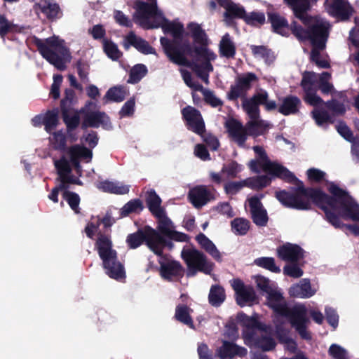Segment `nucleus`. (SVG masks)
<instances>
[{
	"label": "nucleus",
	"mask_w": 359,
	"mask_h": 359,
	"mask_svg": "<svg viewBox=\"0 0 359 359\" xmlns=\"http://www.w3.org/2000/svg\"><path fill=\"white\" fill-rule=\"evenodd\" d=\"M325 48H320L319 47L312 46L311 52V60L316 64L317 66L321 68H329L330 63L326 60L320 59V51Z\"/></svg>",
	"instance_id": "60"
},
{
	"label": "nucleus",
	"mask_w": 359,
	"mask_h": 359,
	"mask_svg": "<svg viewBox=\"0 0 359 359\" xmlns=\"http://www.w3.org/2000/svg\"><path fill=\"white\" fill-rule=\"evenodd\" d=\"M262 196V195L260 197L255 195L248 198L251 219L258 226H266L269 221L267 211L261 202Z\"/></svg>",
	"instance_id": "14"
},
{
	"label": "nucleus",
	"mask_w": 359,
	"mask_h": 359,
	"mask_svg": "<svg viewBox=\"0 0 359 359\" xmlns=\"http://www.w3.org/2000/svg\"><path fill=\"white\" fill-rule=\"evenodd\" d=\"M231 226L236 235L244 236L250 229V222L247 219L237 217L231 222Z\"/></svg>",
	"instance_id": "46"
},
{
	"label": "nucleus",
	"mask_w": 359,
	"mask_h": 359,
	"mask_svg": "<svg viewBox=\"0 0 359 359\" xmlns=\"http://www.w3.org/2000/svg\"><path fill=\"white\" fill-rule=\"evenodd\" d=\"M242 107L244 111L247 113L250 119H258L260 116V110L259 106L255 103L252 98L247 99L243 97Z\"/></svg>",
	"instance_id": "49"
},
{
	"label": "nucleus",
	"mask_w": 359,
	"mask_h": 359,
	"mask_svg": "<svg viewBox=\"0 0 359 359\" xmlns=\"http://www.w3.org/2000/svg\"><path fill=\"white\" fill-rule=\"evenodd\" d=\"M265 15L262 12H251L249 14L245 13L244 22L251 26L262 25L265 22Z\"/></svg>",
	"instance_id": "55"
},
{
	"label": "nucleus",
	"mask_w": 359,
	"mask_h": 359,
	"mask_svg": "<svg viewBox=\"0 0 359 359\" xmlns=\"http://www.w3.org/2000/svg\"><path fill=\"white\" fill-rule=\"evenodd\" d=\"M182 118L189 130L202 135L205 132V126L200 111L191 106L184 107L182 111Z\"/></svg>",
	"instance_id": "12"
},
{
	"label": "nucleus",
	"mask_w": 359,
	"mask_h": 359,
	"mask_svg": "<svg viewBox=\"0 0 359 359\" xmlns=\"http://www.w3.org/2000/svg\"><path fill=\"white\" fill-rule=\"evenodd\" d=\"M266 294L269 307H271L276 314L280 315V312L278 309L280 306H287L285 302H283V294L280 292L276 291L273 289L270 290V291L266 292Z\"/></svg>",
	"instance_id": "43"
},
{
	"label": "nucleus",
	"mask_w": 359,
	"mask_h": 359,
	"mask_svg": "<svg viewBox=\"0 0 359 359\" xmlns=\"http://www.w3.org/2000/svg\"><path fill=\"white\" fill-rule=\"evenodd\" d=\"M237 296V303L241 306L245 303L253 302L256 299L255 292L251 286L245 287Z\"/></svg>",
	"instance_id": "53"
},
{
	"label": "nucleus",
	"mask_w": 359,
	"mask_h": 359,
	"mask_svg": "<svg viewBox=\"0 0 359 359\" xmlns=\"http://www.w3.org/2000/svg\"><path fill=\"white\" fill-rule=\"evenodd\" d=\"M135 17L142 22L155 17L158 12L157 2H145L142 0L135 1Z\"/></svg>",
	"instance_id": "23"
},
{
	"label": "nucleus",
	"mask_w": 359,
	"mask_h": 359,
	"mask_svg": "<svg viewBox=\"0 0 359 359\" xmlns=\"http://www.w3.org/2000/svg\"><path fill=\"white\" fill-rule=\"evenodd\" d=\"M325 106L332 112L334 116H342L346 113L344 104L336 99L327 100L325 102Z\"/></svg>",
	"instance_id": "57"
},
{
	"label": "nucleus",
	"mask_w": 359,
	"mask_h": 359,
	"mask_svg": "<svg viewBox=\"0 0 359 359\" xmlns=\"http://www.w3.org/2000/svg\"><path fill=\"white\" fill-rule=\"evenodd\" d=\"M160 274L161 277L167 280H172L173 278H181L184 276V269L181 264L175 260H167V258H160Z\"/></svg>",
	"instance_id": "15"
},
{
	"label": "nucleus",
	"mask_w": 359,
	"mask_h": 359,
	"mask_svg": "<svg viewBox=\"0 0 359 359\" xmlns=\"http://www.w3.org/2000/svg\"><path fill=\"white\" fill-rule=\"evenodd\" d=\"M147 68L143 64L135 65L130 71L128 83H137L147 74Z\"/></svg>",
	"instance_id": "48"
},
{
	"label": "nucleus",
	"mask_w": 359,
	"mask_h": 359,
	"mask_svg": "<svg viewBox=\"0 0 359 359\" xmlns=\"http://www.w3.org/2000/svg\"><path fill=\"white\" fill-rule=\"evenodd\" d=\"M181 257L187 266V276H194L198 271L205 274H210L215 264L208 261L207 257L198 250L195 248H184Z\"/></svg>",
	"instance_id": "8"
},
{
	"label": "nucleus",
	"mask_w": 359,
	"mask_h": 359,
	"mask_svg": "<svg viewBox=\"0 0 359 359\" xmlns=\"http://www.w3.org/2000/svg\"><path fill=\"white\" fill-rule=\"evenodd\" d=\"M97 188L104 192H108L114 194H126L129 192V187L127 185L119 184L108 180L100 182Z\"/></svg>",
	"instance_id": "40"
},
{
	"label": "nucleus",
	"mask_w": 359,
	"mask_h": 359,
	"mask_svg": "<svg viewBox=\"0 0 359 359\" xmlns=\"http://www.w3.org/2000/svg\"><path fill=\"white\" fill-rule=\"evenodd\" d=\"M317 81V74L313 72H305L302 75L301 86L304 91L313 90V86Z\"/></svg>",
	"instance_id": "58"
},
{
	"label": "nucleus",
	"mask_w": 359,
	"mask_h": 359,
	"mask_svg": "<svg viewBox=\"0 0 359 359\" xmlns=\"http://www.w3.org/2000/svg\"><path fill=\"white\" fill-rule=\"evenodd\" d=\"M329 13L338 21H349L353 13L354 8L346 0H330Z\"/></svg>",
	"instance_id": "13"
},
{
	"label": "nucleus",
	"mask_w": 359,
	"mask_h": 359,
	"mask_svg": "<svg viewBox=\"0 0 359 359\" xmlns=\"http://www.w3.org/2000/svg\"><path fill=\"white\" fill-rule=\"evenodd\" d=\"M34 44L41 55L58 70L63 71L66 68L65 63L71 55L69 48L64 45V40L55 36L45 41L35 37Z\"/></svg>",
	"instance_id": "6"
},
{
	"label": "nucleus",
	"mask_w": 359,
	"mask_h": 359,
	"mask_svg": "<svg viewBox=\"0 0 359 359\" xmlns=\"http://www.w3.org/2000/svg\"><path fill=\"white\" fill-rule=\"evenodd\" d=\"M247 353V348L227 340H223L222 346L216 350V355L219 359H234L236 357L243 358Z\"/></svg>",
	"instance_id": "17"
},
{
	"label": "nucleus",
	"mask_w": 359,
	"mask_h": 359,
	"mask_svg": "<svg viewBox=\"0 0 359 359\" xmlns=\"http://www.w3.org/2000/svg\"><path fill=\"white\" fill-rule=\"evenodd\" d=\"M196 240L201 248L204 249L216 261H222V256L219 251L217 250L212 241H210L204 233H198L196 237Z\"/></svg>",
	"instance_id": "34"
},
{
	"label": "nucleus",
	"mask_w": 359,
	"mask_h": 359,
	"mask_svg": "<svg viewBox=\"0 0 359 359\" xmlns=\"http://www.w3.org/2000/svg\"><path fill=\"white\" fill-rule=\"evenodd\" d=\"M191 311L186 304H178L175 308V318L177 321L194 329V322L190 315Z\"/></svg>",
	"instance_id": "38"
},
{
	"label": "nucleus",
	"mask_w": 359,
	"mask_h": 359,
	"mask_svg": "<svg viewBox=\"0 0 359 359\" xmlns=\"http://www.w3.org/2000/svg\"><path fill=\"white\" fill-rule=\"evenodd\" d=\"M236 319L243 327L242 334L253 330H266L265 325L259 321L255 316L250 317L243 312H240L237 314Z\"/></svg>",
	"instance_id": "28"
},
{
	"label": "nucleus",
	"mask_w": 359,
	"mask_h": 359,
	"mask_svg": "<svg viewBox=\"0 0 359 359\" xmlns=\"http://www.w3.org/2000/svg\"><path fill=\"white\" fill-rule=\"evenodd\" d=\"M254 152L255 153L257 158L252 159L248 164L250 170L255 173H259L260 172L259 168L262 169L264 168L267 161H271L264 150L261 146H254L252 147Z\"/></svg>",
	"instance_id": "31"
},
{
	"label": "nucleus",
	"mask_w": 359,
	"mask_h": 359,
	"mask_svg": "<svg viewBox=\"0 0 359 359\" xmlns=\"http://www.w3.org/2000/svg\"><path fill=\"white\" fill-rule=\"evenodd\" d=\"M280 315L286 318L291 326L295 329L299 336L306 340H311L312 337L307 330L310 320L307 316V309L304 304H295L292 307L280 306Z\"/></svg>",
	"instance_id": "7"
},
{
	"label": "nucleus",
	"mask_w": 359,
	"mask_h": 359,
	"mask_svg": "<svg viewBox=\"0 0 359 359\" xmlns=\"http://www.w3.org/2000/svg\"><path fill=\"white\" fill-rule=\"evenodd\" d=\"M126 90L123 86H114L110 88L106 93L104 97L112 102H121L126 98Z\"/></svg>",
	"instance_id": "47"
},
{
	"label": "nucleus",
	"mask_w": 359,
	"mask_h": 359,
	"mask_svg": "<svg viewBox=\"0 0 359 359\" xmlns=\"http://www.w3.org/2000/svg\"><path fill=\"white\" fill-rule=\"evenodd\" d=\"M146 203L151 213L156 217L163 215V209L161 208V199L155 190L151 189L147 192Z\"/></svg>",
	"instance_id": "32"
},
{
	"label": "nucleus",
	"mask_w": 359,
	"mask_h": 359,
	"mask_svg": "<svg viewBox=\"0 0 359 359\" xmlns=\"http://www.w3.org/2000/svg\"><path fill=\"white\" fill-rule=\"evenodd\" d=\"M264 331L265 330H253L242 334L245 344L250 347H255L257 342L260 340L261 337L264 336L263 334Z\"/></svg>",
	"instance_id": "52"
},
{
	"label": "nucleus",
	"mask_w": 359,
	"mask_h": 359,
	"mask_svg": "<svg viewBox=\"0 0 359 359\" xmlns=\"http://www.w3.org/2000/svg\"><path fill=\"white\" fill-rule=\"evenodd\" d=\"M144 208L140 198H134L127 202L120 210L121 217H128L130 214H140Z\"/></svg>",
	"instance_id": "41"
},
{
	"label": "nucleus",
	"mask_w": 359,
	"mask_h": 359,
	"mask_svg": "<svg viewBox=\"0 0 359 359\" xmlns=\"http://www.w3.org/2000/svg\"><path fill=\"white\" fill-rule=\"evenodd\" d=\"M165 236L161 235L156 229L154 231V236L153 241L155 248L154 250H151L156 255L161 257L165 258V256L163 255V250L165 247L169 249H172L173 248V243Z\"/></svg>",
	"instance_id": "33"
},
{
	"label": "nucleus",
	"mask_w": 359,
	"mask_h": 359,
	"mask_svg": "<svg viewBox=\"0 0 359 359\" xmlns=\"http://www.w3.org/2000/svg\"><path fill=\"white\" fill-rule=\"evenodd\" d=\"M283 273L285 275L292 278H300L304 272L303 270L298 265V262H290L283 267Z\"/></svg>",
	"instance_id": "62"
},
{
	"label": "nucleus",
	"mask_w": 359,
	"mask_h": 359,
	"mask_svg": "<svg viewBox=\"0 0 359 359\" xmlns=\"http://www.w3.org/2000/svg\"><path fill=\"white\" fill-rule=\"evenodd\" d=\"M254 263L263 269H267L273 273H280V269L276 265L275 259L273 257H262L255 259Z\"/></svg>",
	"instance_id": "51"
},
{
	"label": "nucleus",
	"mask_w": 359,
	"mask_h": 359,
	"mask_svg": "<svg viewBox=\"0 0 359 359\" xmlns=\"http://www.w3.org/2000/svg\"><path fill=\"white\" fill-rule=\"evenodd\" d=\"M276 346V343L272 337L264 335L257 342L255 348H260L264 351H270L274 349Z\"/></svg>",
	"instance_id": "63"
},
{
	"label": "nucleus",
	"mask_w": 359,
	"mask_h": 359,
	"mask_svg": "<svg viewBox=\"0 0 359 359\" xmlns=\"http://www.w3.org/2000/svg\"><path fill=\"white\" fill-rule=\"evenodd\" d=\"M36 13L40 11L49 21H55L62 14L60 6L53 0H40L34 5Z\"/></svg>",
	"instance_id": "21"
},
{
	"label": "nucleus",
	"mask_w": 359,
	"mask_h": 359,
	"mask_svg": "<svg viewBox=\"0 0 359 359\" xmlns=\"http://www.w3.org/2000/svg\"><path fill=\"white\" fill-rule=\"evenodd\" d=\"M225 127L229 136L238 146L243 147L248 135L245 127L243 126L241 122L235 118H230L226 121Z\"/></svg>",
	"instance_id": "18"
},
{
	"label": "nucleus",
	"mask_w": 359,
	"mask_h": 359,
	"mask_svg": "<svg viewBox=\"0 0 359 359\" xmlns=\"http://www.w3.org/2000/svg\"><path fill=\"white\" fill-rule=\"evenodd\" d=\"M242 170V167L236 161H231L222 168V172L226 173L228 177L235 178Z\"/></svg>",
	"instance_id": "64"
},
{
	"label": "nucleus",
	"mask_w": 359,
	"mask_h": 359,
	"mask_svg": "<svg viewBox=\"0 0 359 359\" xmlns=\"http://www.w3.org/2000/svg\"><path fill=\"white\" fill-rule=\"evenodd\" d=\"M236 52L234 43L231 41L229 34H225L219 43L220 55L226 58H233Z\"/></svg>",
	"instance_id": "39"
},
{
	"label": "nucleus",
	"mask_w": 359,
	"mask_h": 359,
	"mask_svg": "<svg viewBox=\"0 0 359 359\" xmlns=\"http://www.w3.org/2000/svg\"><path fill=\"white\" fill-rule=\"evenodd\" d=\"M289 293L294 297L309 298L314 294L309 280L304 279L301 285H295L290 288Z\"/></svg>",
	"instance_id": "37"
},
{
	"label": "nucleus",
	"mask_w": 359,
	"mask_h": 359,
	"mask_svg": "<svg viewBox=\"0 0 359 359\" xmlns=\"http://www.w3.org/2000/svg\"><path fill=\"white\" fill-rule=\"evenodd\" d=\"M258 81V77L253 72H248L238 76L236 83L231 85L226 97L230 101H237L239 97H245L247 93L252 88V83Z\"/></svg>",
	"instance_id": "10"
},
{
	"label": "nucleus",
	"mask_w": 359,
	"mask_h": 359,
	"mask_svg": "<svg viewBox=\"0 0 359 359\" xmlns=\"http://www.w3.org/2000/svg\"><path fill=\"white\" fill-rule=\"evenodd\" d=\"M248 135L257 137L263 133V121L258 119H251L245 126Z\"/></svg>",
	"instance_id": "50"
},
{
	"label": "nucleus",
	"mask_w": 359,
	"mask_h": 359,
	"mask_svg": "<svg viewBox=\"0 0 359 359\" xmlns=\"http://www.w3.org/2000/svg\"><path fill=\"white\" fill-rule=\"evenodd\" d=\"M301 107V100L297 96L289 95L283 97L278 111L284 116H289L298 114Z\"/></svg>",
	"instance_id": "27"
},
{
	"label": "nucleus",
	"mask_w": 359,
	"mask_h": 359,
	"mask_svg": "<svg viewBox=\"0 0 359 359\" xmlns=\"http://www.w3.org/2000/svg\"><path fill=\"white\" fill-rule=\"evenodd\" d=\"M311 116L318 126L334 122V118L324 108H315L311 111Z\"/></svg>",
	"instance_id": "45"
},
{
	"label": "nucleus",
	"mask_w": 359,
	"mask_h": 359,
	"mask_svg": "<svg viewBox=\"0 0 359 359\" xmlns=\"http://www.w3.org/2000/svg\"><path fill=\"white\" fill-rule=\"evenodd\" d=\"M103 48L107 55L113 60H116L121 56L117 45L111 41L104 39Z\"/></svg>",
	"instance_id": "54"
},
{
	"label": "nucleus",
	"mask_w": 359,
	"mask_h": 359,
	"mask_svg": "<svg viewBox=\"0 0 359 359\" xmlns=\"http://www.w3.org/2000/svg\"><path fill=\"white\" fill-rule=\"evenodd\" d=\"M332 197L337 199L335 208H332L327 203H322L327 211L332 216L329 219L325 213V219L336 229L346 227L354 236H359V226L357 224H344L341 222L340 217L344 219L359 222V205L348 193L339 186L332 184L329 187Z\"/></svg>",
	"instance_id": "3"
},
{
	"label": "nucleus",
	"mask_w": 359,
	"mask_h": 359,
	"mask_svg": "<svg viewBox=\"0 0 359 359\" xmlns=\"http://www.w3.org/2000/svg\"><path fill=\"white\" fill-rule=\"evenodd\" d=\"M268 21L271 23L273 32L282 36H287L291 31V24L289 25L287 19L278 13H268Z\"/></svg>",
	"instance_id": "26"
},
{
	"label": "nucleus",
	"mask_w": 359,
	"mask_h": 359,
	"mask_svg": "<svg viewBox=\"0 0 359 359\" xmlns=\"http://www.w3.org/2000/svg\"><path fill=\"white\" fill-rule=\"evenodd\" d=\"M226 299L224 288L220 285H212L208 294L209 304L214 307L220 306Z\"/></svg>",
	"instance_id": "36"
},
{
	"label": "nucleus",
	"mask_w": 359,
	"mask_h": 359,
	"mask_svg": "<svg viewBox=\"0 0 359 359\" xmlns=\"http://www.w3.org/2000/svg\"><path fill=\"white\" fill-rule=\"evenodd\" d=\"M262 170L269 175L270 178H278L288 183L294 182L297 187H293L292 191L280 190L276 192V198L285 207L299 210H308L311 209V201L329 217L332 216L322 203H327L332 208H335L337 199L325 194L320 189L305 187L293 172L286 167L276 162L269 161L264 165Z\"/></svg>",
	"instance_id": "1"
},
{
	"label": "nucleus",
	"mask_w": 359,
	"mask_h": 359,
	"mask_svg": "<svg viewBox=\"0 0 359 359\" xmlns=\"http://www.w3.org/2000/svg\"><path fill=\"white\" fill-rule=\"evenodd\" d=\"M130 46L134 47L137 50L144 55H156L155 48H153L147 41L137 36L133 32H130L125 38V49L128 50Z\"/></svg>",
	"instance_id": "20"
},
{
	"label": "nucleus",
	"mask_w": 359,
	"mask_h": 359,
	"mask_svg": "<svg viewBox=\"0 0 359 359\" xmlns=\"http://www.w3.org/2000/svg\"><path fill=\"white\" fill-rule=\"evenodd\" d=\"M70 161L86 160L90 162L93 157V151L91 149L80 144H74L68 147L67 151Z\"/></svg>",
	"instance_id": "29"
},
{
	"label": "nucleus",
	"mask_w": 359,
	"mask_h": 359,
	"mask_svg": "<svg viewBox=\"0 0 359 359\" xmlns=\"http://www.w3.org/2000/svg\"><path fill=\"white\" fill-rule=\"evenodd\" d=\"M67 138L69 139L67 133L65 134L62 130L52 133V137L50 141L53 149L61 152H66L68 149L67 146Z\"/></svg>",
	"instance_id": "42"
},
{
	"label": "nucleus",
	"mask_w": 359,
	"mask_h": 359,
	"mask_svg": "<svg viewBox=\"0 0 359 359\" xmlns=\"http://www.w3.org/2000/svg\"><path fill=\"white\" fill-rule=\"evenodd\" d=\"M278 257L285 262H298L304 257V250L297 244L287 243L277 249Z\"/></svg>",
	"instance_id": "19"
},
{
	"label": "nucleus",
	"mask_w": 359,
	"mask_h": 359,
	"mask_svg": "<svg viewBox=\"0 0 359 359\" xmlns=\"http://www.w3.org/2000/svg\"><path fill=\"white\" fill-rule=\"evenodd\" d=\"M160 43L168 60L179 66L193 67V62H202L214 53L208 46H192L189 42L182 43L166 37H161Z\"/></svg>",
	"instance_id": "4"
},
{
	"label": "nucleus",
	"mask_w": 359,
	"mask_h": 359,
	"mask_svg": "<svg viewBox=\"0 0 359 359\" xmlns=\"http://www.w3.org/2000/svg\"><path fill=\"white\" fill-rule=\"evenodd\" d=\"M95 249L102 261V266L109 277L117 280L126 278L124 266L118 259V253L113 248V243L109 234L97 233Z\"/></svg>",
	"instance_id": "5"
},
{
	"label": "nucleus",
	"mask_w": 359,
	"mask_h": 359,
	"mask_svg": "<svg viewBox=\"0 0 359 359\" xmlns=\"http://www.w3.org/2000/svg\"><path fill=\"white\" fill-rule=\"evenodd\" d=\"M336 129L339 134L349 142L354 141V139L356 138L354 137L352 130L344 121L339 122V123L336 126Z\"/></svg>",
	"instance_id": "61"
},
{
	"label": "nucleus",
	"mask_w": 359,
	"mask_h": 359,
	"mask_svg": "<svg viewBox=\"0 0 359 359\" xmlns=\"http://www.w3.org/2000/svg\"><path fill=\"white\" fill-rule=\"evenodd\" d=\"M187 29L195 44L208 46V36L201 25L191 22L187 25Z\"/></svg>",
	"instance_id": "30"
},
{
	"label": "nucleus",
	"mask_w": 359,
	"mask_h": 359,
	"mask_svg": "<svg viewBox=\"0 0 359 359\" xmlns=\"http://www.w3.org/2000/svg\"><path fill=\"white\" fill-rule=\"evenodd\" d=\"M54 165L57 170L58 176L68 184L78 185L82 184L78 177H76L72 174V168L69 163L64 156L59 160L55 161Z\"/></svg>",
	"instance_id": "24"
},
{
	"label": "nucleus",
	"mask_w": 359,
	"mask_h": 359,
	"mask_svg": "<svg viewBox=\"0 0 359 359\" xmlns=\"http://www.w3.org/2000/svg\"><path fill=\"white\" fill-rule=\"evenodd\" d=\"M157 218L158 219V223L157 229L156 230L161 233V235L167 237L172 228L171 220L165 215L164 211L163 212V215Z\"/></svg>",
	"instance_id": "56"
},
{
	"label": "nucleus",
	"mask_w": 359,
	"mask_h": 359,
	"mask_svg": "<svg viewBox=\"0 0 359 359\" xmlns=\"http://www.w3.org/2000/svg\"><path fill=\"white\" fill-rule=\"evenodd\" d=\"M59 110L55 108L52 110H48L43 117V124L44 125L45 130L51 133L52 131L57 127L59 123L58 117Z\"/></svg>",
	"instance_id": "44"
},
{
	"label": "nucleus",
	"mask_w": 359,
	"mask_h": 359,
	"mask_svg": "<svg viewBox=\"0 0 359 359\" xmlns=\"http://www.w3.org/2000/svg\"><path fill=\"white\" fill-rule=\"evenodd\" d=\"M74 102L75 101L67 100L64 104L62 99L60 101L62 118L66 126V130L71 142L77 141L79 138L76 129L81 123L80 113L84 112V109H81L79 111L74 110L73 108Z\"/></svg>",
	"instance_id": "9"
},
{
	"label": "nucleus",
	"mask_w": 359,
	"mask_h": 359,
	"mask_svg": "<svg viewBox=\"0 0 359 359\" xmlns=\"http://www.w3.org/2000/svg\"><path fill=\"white\" fill-rule=\"evenodd\" d=\"M217 1L219 6L226 10L224 16L227 21H231L236 18L244 20L246 11L243 6L236 4L231 0H217Z\"/></svg>",
	"instance_id": "25"
},
{
	"label": "nucleus",
	"mask_w": 359,
	"mask_h": 359,
	"mask_svg": "<svg viewBox=\"0 0 359 359\" xmlns=\"http://www.w3.org/2000/svg\"><path fill=\"white\" fill-rule=\"evenodd\" d=\"M63 198L67 202L69 207L76 213H79V205L80 203V197L78 194L72 191H64L62 193Z\"/></svg>",
	"instance_id": "59"
},
{
	"label": "nucleus",
	"mask_w": 359,
	"mask_h": 359,
	"mask_svg": "<svg viewBox=\"0 0 359 359\" xmlns=\"http://www.w3.org/2000/svg\"><path fill=\"white\" fill-rule=\"evenodd\" d=\"M304 2L293 13L295 18L306 27L304 28L296 21L291 22V32L300 41H309L311 46L325 48L329 38L331 25L323 19H317L308 14L311 1Z\"/></svg>",
	"instance_id": "2"
},
{
	"label": "nucleus",
	"mask_w": 359,
	"mask_h": 359,
	"mask_svg": "<svg viewBox=\"0 0 359 359\" xmlns=\"http://www.w3.org/2000/svg\"><path fill=\"white\" fill-rule=\"evenodd\" d=\"M190 202L196 208H201L214 198L212 193L204 185L191 189L188 194Z\"/></svg>",
	"instance_id": "22"
},
{
	"label": "nucleus",
	"mask_w": 359,
	"mask_h": 359,
	"mask_svg": "<svg viewBox=\"0 0 359 359\" xmlns=\"http://www.w3.org/2000/svg\"><path fill=\"white\" fill-rule=\"evenodd\" d=\"M100 125L104 129H109L111 128L109 117L104 111H90L85 114L81 123V128L83 130H85L87 128H97Z\"/></svg>",
	"instance_id": "16"
},
{
	"label": "nucleus",
	"mask_w": 359,
	"mask_h": 359,
	"mask_svg": "<svg viewBox=\"0 0 359 359\" xmlns=\"http://www.w3.org/2000/svg\"><path fill=\"white\" fill-rule=\"evenodd\" d=\"M154 229L149 225L138 229L135 232L129 233L126 243L129 249L135 250L140 247L143 243L151 251L155 246L153 241Z\"/></svg>",
	"instance_id": "11"
},
{
	"label": "nucleus",
	"mask_w": 359,
	"mask_h": 359,
	"mask_svg": "<svg viewBox=\"0 0 359 359\" xmlns=\"http://www.w3.org/2000/svg\"><path fill=\"white\" fill-rule=\"evenodd\" d=\"M161 27L164 34H170L173 36L172 40L180 41L184 32L183 25L179 22H171L166 18H163L161 24Z\"/></svg>",
	"instance_id": "35"
}]
</instances>
